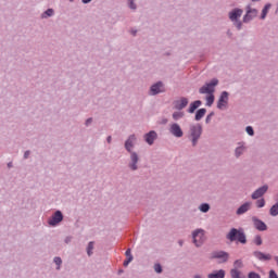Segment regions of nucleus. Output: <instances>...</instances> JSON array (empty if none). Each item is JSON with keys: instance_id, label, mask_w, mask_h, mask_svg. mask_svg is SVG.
<instances>
[{"instance_id": "1", "label": "nucleus", "mask_w": 278, "mask_h": 278, "mask_svg": "<svg viewBox=\"0 0 278 278\" xmlns=\"http://www.w3.org/2000/svg\"><path fill=\"white\" fill-rule=\"evenodd\" d=\"M227 239L230 240V242H236V240H238V242H240L241 244H247V236L244 235V232L232 228L229 233L227 235Z\"/></svg>"}, {"instance_id": "2", "label": "nucleus", "mask_w": 278, "mask_h": 278, "mask_svg": "<svg viewBox=\"0 0 278 278\" xmlns=\"http://www.w3.org/2000/svg\"><path fill=\"white\" fill-rule=\"evenodd\" d=\"M218 86V79L214 78L211 83H206L199 89L200 94H214L215 88Z\"/></svg>"}, {"instance_id": "3", "label": "nucleus", "mask_w": 278, "mask_h": 278, "mask_svg": "<svg viewBox=\"0 0 278 278\" xmlns=\"http://www.w3.org/2000/svg\"><path fill=\"white\" fill-rule=\"evenodd\" d=\"M205 242V231L203 229H198L193 232V243L195 247H201Z\"/></svg>"}, {"instance_id": "4", "label": "nucleus", "mask_w": 278, "mask_h": 278, "mask_svg": "<svg viewBox=\"0 0 278 278\" xmlns=\"http://www.w3.org/2000/svg\"><path fill=\"white\" fill-rule=\"evenodd\" d=\"M211 260H218L219 264H225L229 260V253L225 251H215L211 254Z\"/></svg>"}, {"instance_id": "5", "label": "nucleus", "mask_w": 278, "mask_h": 278, "mask_svg": "<svg viewBox=\"0 0 278 278\" xmlns=\"http://www.w3.org/2000/svg\"><path fill=\"white\" fill-rule=\"evenodd\" d=\"M191 138H192V146L197 147V142L199 138H201V125H194L190 127Z\"/></svg>"}, {"instance_id": "6", "label": "nucleus", "mask_w": 278, "mask_h": 278, "mask_svg": "<svg viewBox=\"0 0 278 278\" xmlns=\"http://www.w3.org/2000/svg\"><path fill=\"white\" fill-rule=\"evenodd\" d=\"M228 101H229V93L227 91H223L217 102L218 110H224V108H227Z\"/></svg>"}, {"instance_id": "7", "label": "nucleus", "mask_w": 278, "mask_h": 278, "mask_svg": "<svg viewBox=\"0 0 278 278\" xmlns=\"http://www.w3.org/2000/svg\"><path fill=\"white\" fill-rule=\"evenodd\" d=\"M169 131L172 136H175V138H181L184 136V130H181V126H179V124H172Z\"/></svg>"}, {"instance_id": "8", "label": "nucleus", "mask_w": 278, "mask_h": 278, "mask_svg": "<svg viewBox=\"0 0 278 278\" xmlns=\"http://www.w3.org/2000/svg\"><path fill=\"white\" fill-rule=\"evenodd\" d=\"M62 220H64V216L62 215V212L56 211L54 213V216H52V218L49 220V225H51L52 227H55V225L62 223Z\"/></svg>"}, {"instance_id": "9", "label": "nucleus", "mask_w": 278, "mask_h": 278, "mask_svg": "<svg viewBox=\"0 0 278 278\" xmlns=\"http://www.w3.org/2000/svg\"><path fill=\"white\" fill-rule=\"evenodd\" d=\"M266 192H268V186L265 185V186L256 189L252 193V199H254V200L261 199V197H264V194H266Z\"/></svg>"}, {"instance_id": "10", "label": "nucleus", "mask_w": 278, "mask_h": 278, "mask_svg": "<svg viewBox=\"0 0 278 278\" xmlns=\"http://www.w3.org/2000/svg\"><path fill=\"white\" fill-rule=\"evenodd\" d=\"M253 255L254 257H256V260H260L261 262H268L273 260V256L270 254H265L264 252L261 251H255Z\"/></svg>"}, {"instance_id": "11", "label": "nucleus", "mask_w": 278, "mask_h": 278, "mask_svg": "<svg viewBox=\"0 0 278 278\" xmlns=\"http://www.w3.org/2000/svg\"><path fill=\"white\" fill-rule=\"evenodd\" d=\"M188 98H179L178 100L174 101L175 110H184L188 105Z\"/></svg>"}, {"instance_id": "12", "label": "nucleus", "mask_w": 278, "mask_h": 278, "mask_svg": "<svg viewBox=\"0 0 278 278\" xmlns=\"http://www.w3.org/2000/svg\"><path fill=\"white\" fill-rule=\"evenodd\" d=\"M255 16H257V10L248 8L247 14L243 17V22L249 23V21H251V18H255Z\"/></svg>"}, {"instance_id": "13", "label": "nucleus", "mask_w": 278, "mask_h": 278, "mask_svg": "<svg viewBox=\"0 0 278 278\" xmlns=\"http://www.w3.org/2000/svg\"><path fill=\"white\" fill-rule=\"evenodd\" d=\"M253 223H254V227L255 229H257L258 231H266V229H268V227L266 226V224L255 217H253Z\"/></svg>"}, {"instance_id": "14", "label": "nucleus", "mask_w": 278, "mask_h": 278, "mask_svg": "<svg viewBox=\"0 0 278 278\" xmlns=\"http://www.w3.org/2000/svg\"><path fill=\"white\" fill-rule=\"evenodd\" d=\"M160 92H164V85L162 83H156L151 86V94H160Z\"/></svg>"}, {"instance_id": "15", "label": "nucleus", "mask_w": 278, "mask_h": 278, "mask_svg": "<svg viewBox=\"0 0 278 278\" xmlns=\"http://www.w3.org/2000/svg\"><path fill=\"white\" fill-rule=\"evenodd\" d=\"M251 210V202H245L244 204H242L238 210H237V214L238 216L242 215V214H247V212H249Z\"/></svg>"}, {"instance_id": "16", "label": "nucleus", "mask_w": 278, "mask_h": 278, "mask_svg": "<svg viewBox=\"0 0 278 278\" xmlns=\"http://www.w3.org/2000/svg\"><path fill=\"white\" fill-rule=\"evenodd\" d=\"M242 9H235L232 12L229 13L230 21H238L240 16H242Z\"/></svg>"}, {"instance_id": "17", "label": "nucleus", "mask_w": 278, "mask_h": 278, "mask_svg": "<svg viewBox=\"0 0 278 278\" xmlns=\"http://www.w3.org/2000/svg\"><path fill=\"white\" fill-rule=\"evenodd\" d=\"M144 138H146V142H148L149 144H153V142H155V138H157V134L151 130L144 136Z\"/></svg>"}, {"instance_id": "18", "label": "nucleus", "mask_w": 278, "mask_h": 278, "mask_svg": "<svg viewBox=\"0 0 278 278\" xmlns=\"http://www.w3.org/2000/svg\"><path fill=\"white\" fill-rule=\"evenodd\" d=\"M130 160H131V164L129 166L131 170H137L138 166L136 164H138V154H136V152H132L130 154Z\"/></svg>"}, {"instance_id": "19", "label": "nucleus", "mask_w": 278, "mask_h": 278, "mask_svg": "<svg viewBox=\"0 0 278 278\" xmlns=\"http://www.w3.org/2000/svg\"><path fill=\"white\" fill-rule=\"evenodd\" d=\"M134 142H136V136L131 135L125 142V149L131 151V149L134 148Z\"/></svg>"}, {"instance_id": "20", "label": "nucleus", "mask_w": 278, "mask_h": 278, "mask_svg": "<svg viewBox=\"0 0 278 278\" xmlns=\"http://www.w3.org/2000/svg\"><path fill=\"white\" fill-rule=\"evenodd\" d=\"M201 100H197L194 102H192L188 109V112L189 114H194V111L198 109V108H201Z\"/></svg>"}, {"instance_id": "21", "label": "nucleus", "mask_w": 278, "mask_h": 278, "mask_svg": "<svg viewBox=\"0 0 278 278\" xmlns=\"http://www.w3.org/2000/svg\"><path fill=\"white\" fill-rule=\"evenodd\" d=\"M208 278H225V270L219 269L218 271L208 275Z\"/></svg>"}, {"instance_id": "22", "label": "nucleus", "mask_w": 278, "mask_h": 278, "mask_svg": "<svg viewBox=\"0 0 278 278\" xmlns=\"http://www.w3.org/2000/svg\"><path fill=\"white\" fill-rule=\"evenodd\" d=\"M206 112H207V110H205V109L198 110L195 113V121H201V118H203V116H205Z\"/></svg>"}, {"instance_id": "23", "label": "nucleus", "mask_w": 278, "mask_h": 278, "mask_svg": "<svg viewBox=\"0 0 278 278\" xmlns=\"http://www.w3.org/2000/svg\"><path fill=\"white\" fill-rule=\"evenodd\" d=\"M230 275H231V278H244V276H242V273H240V270L236 268H232L230 270Z\"/></svg>"}, {"instance_id": "24", "label": "nucleus", "mask_w": 278, "mask_h": 278, "mask_svg": "<svg viewBox=\"0 0 278 278\" xmlns=\"http://www.w3.org/2000/svg\"><path fill=\"white\" fill-rule=\"evenodd\" d=\"M213 104H214V93L207 94L206 96V105L208 108H212Z\"/></svg>"}, {"instance_id": "25", "label": "nucleus", "mask_w": 278, "mask_h": 278, "mask_svg": "<svg viewBox=\"0 0 278 278\" xmlns=\"http://www.w3.org/2000/svg\"><path fill=\"white\" fill-rule=\"evenodd\" d=\"M185 114L181 111H177L173 113V119L174 121H179V118H184Z\"/></svg>"}, {"instance_id": "26", "label": "nucleus", "mask_w": 278, "mask_h": 278, "mask_svg": "<svg viewBox=\"0 0 278 278\" xmlns=\"http://www.w3.org/2000/svg\"><path fill=\"white\" fill-rule=\"evenodd\" d=\"M268 10H270V3L266 4L262 11L261 18L264 20L266 18V15L268 14Z\"/></svg>"}, {"instance_id": "27", "label": "nucleus", "mask_w": 278, "mask_h": 278, "mask_svg": "<svg viewBox=\"0 0 278 278\" xmlns=\"http://www.w3.org/2000/svg\"><path fill=\"white\" fill-rule=\"evenodd\" d=\"M233 266H235L236 270H238V268H242L244 265L242 263V260H237V261H235Z\"/></svg>"}, {"instance_id": "28", "label": "nucleus", "mask_w": 278, "mask_h": 278, "mask_svg": "<svg viewBox=\"0 0 278 278\" xmlns=\"http://www.w3.org/2000/svg\"><path fill=\"white\" fill-rule=\"evenodd\" d=\"M242 153H244V147H239L236 149V156L240 157V155H242Z\"/></svg>"}, {"instance_id": "29", "label": "nucleus", "mask_w": 278, "mask_h": 278, "mask_svg": "<svg viewBox=\"0 0 278 278\" xmlns=\"http://www.w3.org/2000/svg\"><path fill=\"white\" fill-rule=\"evenodd\" d=\"M200 210L204 213L210 212V204L207 203L201 204Z\"/></svg>"}, {"instance_id": "30", "label": "nucleus", "mask_w": 278, "mask_h": 278, "mask_svg": "<svg viewBox=\"0 0 278 278\" xmlns=\"http://www.w3.org/2000/svg\"><path fill=\"white\" fill-rule=\"evenodd\" d=\"M94 249V243L89 242L88 248H87V253L88 255H92V250Z\"/></svg>"}, {"instance_id": "31", "label": "nucleus", "mask_w": 278, "mask_h": 278, "mask_svg": "<svg viewBox=\"0 0 278 278\" xmlns=\"http://www.w3.org/2000/svg\"><path fill=\"white\" fill-rule=\"evenodd\" d=\"M254 244H256V247H262V237L261 236H256L254 238Z\"/></svg>"}, {"instance_id": "32", "label": "nucleus", "mask_w": 278, "mask_h": 278, "mask_svg": "<svg viewBox=\"0 0 278 278\" xmlns=\"http://www.w3.org/2000/svg\"><path fill=\"white\" fill-rule=\"evenodd\" d=\"M47 16H53V9H48V10L43 13L42 17H43V18H47Z\"/></svg>"}, {"instance_id": "33", "label": "nucleus", "mask_w": 278, "mask_h": 278, "mask_svg": "<svg viewBox=\"0 0 278 278\" xmlns=\"http://www.w3.org/2000/svg\"><path fill=\"white\" fill-rule=\"evenodd\" d=\"M266 205V201L264 199L256 201V207H264Z\"/></svg>"}, {"instance_id": "34", "label": "nucleus", "mask_w": 278, "mask_h": 278, "mask_svg": "<svg viewBox=\"0 0 278 278\" xmlns=\"http://www.w3.org/2000/svg\"><path fill=\"white\" fill-rule=\"evenodd\" d=\"M54 263L56 264L58 267V270H60V266L62 265V258L61 257H54Z\"/></svg>"}, {"instance_id": "35", "label": "nucleus", "mask_w": 278, "mask_h": 278, "mask_svg": "<svg viewBox=\"0 0 278 278\" xmlns=\"http://www.w3.org/2000/svg\"><path fill=\"white\" fill-rule=\"evenodd\" d=\"M245 131H247V134H248L249 136H253V134H254L253 127H251V126H248V127L245 128Z\"/></svg>"}, {"instance_id": "36", "label": "nucleus", "mask_w": 278, "mask_h": 278, "mask_svg": "<svg viewBox=\"0 0 278 278\" xmlns=\"http://www.w3.org/2000/svg\"><path fill=\"white\" fill-rule=\"evenodd\" d=\"M154 270H155V273H162V265L155 264L154 265Z\"/></svg>"}, {"instance_id": "37", "label": "nucleus", "mask_w": 278, "mask_h": 278, "mask_svg": "<svg viewBox=\"0 0 278 278\" xmlns=\"http://www.w3.org/2000/svg\"><path fill=\"white\" fill-rule=\"evenodd\" d=\"M134 261V256L128 257L125 262H124V266H129L130 262Z\"/></svg>"}, {"instance_id": "38", "label": "nucleus", "mask_w": 278, "mask_h": 278, "mask_svg": "<svg viewBox=\"0 0 278 278\" xmlns=\"http://www.w3.org/2000/svg\"><path fill=\"white\" fill-rule=\"evenodd\" d=\"M249 278H262L258 274L251 271L248 276Z\"/></svg>"}, {"instance_id": "39", "label": "nucleus", "mask_w": 278, "mask_h": 278, "mask_svg": "<svg viewBox=\"0 0 278 278\" xmlns=\"http://www.w3.org/2000/svg\"><path fill=\"white\" fill-rule=\"evenodd\" d=\"M269 278H278L277 273H275V270L271 269L269 271Z\"/></svg>"}, {"instance_id": "40", "label": "nucleus", "mask_w": 278, "mask_h": 278, "mask_svg": "<svg viewBox=\"0 0 278 278\" xmlns=\"http://www.w3.org/2000/svg\"><path fill=\"white\" fill-rule=\"evenodd\" d=\"M129 1V8L130 10H136V5L134 3V0H128Z\"/></svg>"}, {"instance_id": "41", "label": "nucleus", "mask_w": 278, "mask_h": 278, "mask_svg": "<svg viewBox=\"0 0 278 278\" xmlns=\"http://www.w3.org/2000/svg\"><path fill=\"white\" fill-rule=\"evenodd\" d=\"M125 254H126L127 258L132 257L131 256V249H128Z\"/></svg>"}, {"instance_id": "42", "label": "nucleus", "mask_w": 278, "mask_h": 278, "mask_svg": "<svg viewBox=\"0 0 278 278\" xmlns=\"http://www.w3.org/2000/svg\"><path fill=\"white\" fill-rule=\"evenodd\" d=\"M236 25H237V28H238V29H241V28H242V23L237 22Z\"/></svg>"}, {"instance_id": "43", "label": "nucleus", "mask_w": 278, "mask_h": 278, "mask_svg": "<svg viewBox=\"0 0 278 278\" xmlns=\"http://www.w3.org/2000/svg\"><path fill=\"white\" fill-rule=\"evenodd\" d=\"M24 157H25V160H27V159L29 157V151H26V152L24 153Z\"/></svg>"}, {"instance_id": "44", "label": "nucleus", "mask_w": 278, "mask_h": 278, "mask_svg": "<svg viewBox=\"0 0 278 278\" xmlns=\"http://www.w3.org/2000/svg\"><path fill=\"white\" fill-rule=\"evenodd\" d=\"M90 123H92V118H88V119L86 121V125H90Z\"/></svg>"}, {"instance_id": "45", "label": "nucleus", "mask_w": 278, "mask_h": 278, "mask_svg": "<svg viewBox=\"0 0 278 278\" xmlns=\"http://www.w3.org/2000/svg\"><path fill=\"white\" fill-rule=\"evenodd\" d=\"M106 140L109 143L112 142V136H109Z\"/></svg>"}, {"instance_id": "46", "label": "nucleus", "mask_w": 278, "mask_h": 278, "mask_svg": "<svg viewBox=\"0 0 278 278\" xmlns=\"http://www.w3.org/2000/svg\"><path fill=\"white\" fill-rule=\"evenodd\" d=\"M92 0H83V3H90Z\"/></svg>"}, {"instance_id": "47", "label": "nucleus", "mask_w": 278, "mask_h": 278, "mask_svg": "<svg viewBox=\"0 0 278 278\" xmlns=\"http://www.w3.org/2000/svg\"><path fill=\"white\" fill-rule=\"evenodd\" d=\"M8 166H9V168L12 167V163H9Z\"/></svg>"}, {"instance_id": "48", "label": "nucleus", "mask_w": 278, "mask_h": 278, "mask_svg": "<svg viewBox=\"0 0 278 278\" xmlns=\"http://www.w3.org/2000/svg\"><path fill=\"white\" fill-rule=\"evenodd\" d=\"M194 278H201V276L197 275V276H194Z\"/></svg>"}, {"instance_id": "49", "label": "nucleus", "mask_w": 278, "mask_h": 278, "mask_svg": "<svg viewBox=\"0 0 278 278\" xmlns=\"http://www.w3.org/2000/svg\"><path fill=\"white\" fill-rule=\"evenodd\" d=\"M180 247L184 244L181 241L179 242Z\"/></svg>"}, {"instance_id": "50", "label": "nucleus", "mask_w": 278, "mask_h": 278, "mask_svg": "<svg viewBox=\"0 0 278 278\" xmlns=\"http://www.w3.org/2000/svg\"><path fill=\"white\" fill-rule=\"evenodd\" d=\"M252 1H260V0H252Z\"/></svg>"}, {"instance_id": "51", "label": "nucleus", "mask_w": 278, "mask_h": 278, "mask_svg": "<svg viewBox=\"0 0 278 278\" xmlns=\"http://www.w3.org/2000/svg\"><path fill=\"white\" fill-rule=\"evenodd\" d=\"M70 1H73V0H70Z\"/></svg>"}]
</instances>
